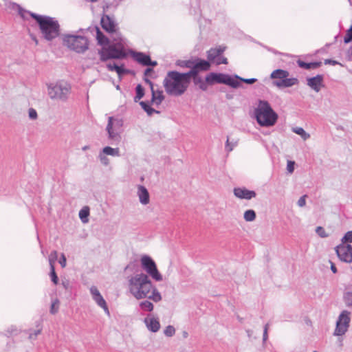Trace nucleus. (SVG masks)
<instances>
[{
    "label": "nucleus",
    "mask_w": 352,
    "mask_h": 352,
    "mask_svg": "<svg viewBox=\"0 0 352 352\" xmlns=\"http://www.w3.org/2000/svg\"><path fill=\"white\" fill-rule=\"evenodd\" d=\"M90 292L92 295L93 299L95 298V297H97V296L101 295L99 290L98 289V288L96 286H92L90 288Z\"/></svg>",
    "instance_id": "obj_50"
},
{
    "label": "nucleus",
    "mask_w": 352,
    "mask_h": 352,
    "mask_svg": "<svg viewBox=\"0 0 352 352\" xmlns=\"http://www.w3.org/2000/svg\"><path fill=\"white\" fill-rule=\"evenodd\" d=\"M136 95L134 97V102H138L144 96V89L142 85L139 84L135 87Z\"/></svg>",
    "instance_id": "obj_33"
},
{
    "label": "nucleus",
    "mask_w": 352,
    "mask_h": 352,
    "mask_svg": "<svg viewBox=\"0 0 352 352\" xmlns=\"http://www.w3.org/2000/svg\"><path fill=\"white\" fill-rule=\"evenodd\" d=\"M226 47L223 45H219L216 47L210 48L207 51V58L208 61H214L221 55L226 50Z\"/></svg>",
    "instance_id": "obj_15"
},
{
    "label": "nucleus",
    "mask_w": 352,
    "mask_h": 352,
    "mask_svg": "<svg viewBox=\"0 0 352 352\" xmlns=\"http://www.w3.org/2000/svg\"><path fill=\"white\" fill-rule=\"evenodd\" d=\"M228 59L227 58L224 57V56H222L221 55H220L215 60V63L216 65H219L221 64H228Z\"/></svg>",
    "instance_id": "obj_47"
},
{
    "label": "nucleus",
    "mask_w": 352,
    "mask_h": 352,
    "mask_svg": "<svg viewBox=\"0 0 352 352\" xmlns=\"http://www.w3.org/2000/svg\"><path fill=\"white\" fill-rule=\"evenodd\" d=\"M144 82H145L146 84L149 85V86H150V87H151V91H153V90L154 89V87H153L154 85H153V82H152L151 80H149V79L147 78V76H145V77L144 78Z\"/></svg>",
    "instance_id": "obj_56"
},
{
    "label": "nucleus",
    "mask_w": 352,
    "mask_h": 352,
    "mask_svg": "<svg viewBox=\"0 0 352 352\" xmlns=\"http://www.w3.org/2000/svg\"><path fill=\"white\" fill-rule=\"evenodd\" d=\"M352 41V25L349 30H346V35L344 38V43H349Z\"/></svg>",
    "instance_id": "obj_44"
},
{
    "label": "nucleus",
    "mask_w": 352,
    "mask_h": 352,
    "mask_svg": "<svg viewBox=\"0 0 352 352\" xmlns=\"http://www.w3.org/2000/svg\"><path fill=\"white\" fill-rule=\"evenodd\" d=\"M138 196L140 202L143 205H146L150 201V196L148 190L144 186H138Z\"/></svg>",
    "instance_id": "obj_19"
},
{
    "label": "nucleus",
    "mask_w": 352,
    "mask_h": 352,
    "mask_svg": "<svg viewBox=\"0 0 352 352\" xmlns=\"http://www.w3.org/2000/svg\"><path fill=\"white\" fill-rule=\"evenodd\" d=\"M142 268L156 281L162 280V276L159 272L155 261L147 255L141 258Z\"/></svg>",
    "instance_id": "obj_9"
},
{
    "label": "nucleus",
    "mask_w": 352,
    "mask_h": 352,
    "mask_svg": "<svg viewBox=\"0 0 352 352\" xmlns=\"http://www.w3.org/2000/svg\"><path fill=\"white\" fill-rule=\"evenodd\" d=\"M152 103H151V101L150 102H144V101H141L140 102V105L142 107V108L146 112V113L148 114V116H152L154 113H157L159 114L160 112L157 110H155L153 108H152L151 107V104Z\"/></svg>",
    "instance_id": "obj_27"
},
{
    "label": "nucleus",
    "mask_w": 352,
    "mask_h": 352,
    "mask_svg": "<svg viewBox=\"0 0 352 352\" xmlns=\"http://www.w3.org/2000/svg\"><path fill=\"white\" fill-rule=\"evenodd\" d=\"M151 95L152 97L151 100V103L154 104L157 106H159L165 98L162 90L155 91V89H153V91H151Z\"/></svg>",
    "instance_id": "obj_24"
},
{
    "label": "nucleus",
    "mask_w": 352,
    "mask_h": 352,
    "mask_svg": "<svg viewBox=\"0 0 352 352\" xmlns=\"http://www.w3.org/2000/svg\"><path fill=\"white\" fill-rule=\"evenodd\" d=\"M130 53L133 58L139 64L143 66H147L148 60L150 61V56L140 52H134L131 50Z\"/></svg>",
    "instance_id": "obj_16"
},
{
    "label": "nucleus",
    "mask_w": 352,
    "mask_h": 352,
    "mask_svg": "<svg viewBox=\"0 0 352 352\" xmlns=\"http://www.w3.org/2000/svg\"><path fill=\"white\" fill-rule=\"evenodd\" d=\"M289 75V74L287 70L278 69L272 72L270 77L272 79H278V80H281L282 79H285L286 77H288Z\"/></svg>",
    "instance_id": "obj_26"
},
{
    "label": "nucleus",
    "mask_w": 352,
    "mask_h": 352,
    "mask_svg": "<svg viewBox=\"0 0 352 352\" xmlns=\"http://www.w3.org/2000/svg\"><path fill=\"white\" fill-rule=\"evenodd\" d=\"M144 322L148 329L152 332H157L160 328V324L157 319H155L154 318H146L144 319Z\"/></svg>",
    "instance_id": "obj_23"
},
{
    "label": "nucleus",
    "mask_w": 352,
    "mask_h": 352,
    "mask_svg": "<svg viewBox=\"0 0 352 352\" xmlns=\"http://www.w3.org/2000/svg\"><path fill=\"white\" fill-rule=\"evenodd\" d=\"M70 86L67 83L57 82L48 86V94L52 99L65 101L70 94Z\"/></svg>",
    "instance_id": "obj_8"
},
{
    "label": "nucleus",
    "mask_w": 352,
    "mask_h": 352,
    "mask_svg": "<svg viewBox=\"0 0 352 352\" xmlns=\"http://www.w3.org/2000/svg\"><path fill=\"white\" fill-rule=\"evenodd\" d=\"M101 152L105 155H108L116 157L120 156L119 148H111L110 146H105L102 148Z\"/></svg>",
    "instance_id": "obj_30"
},
{
    "label": "nucleus",
    "mask_w": 352,
    "mask_h": 352,
    "mask_svg": "<svg viewBox=\"0 0 352 352\" xmlns=\"http://www.w3.org/2000/svg\"><path fill=\"white\" fill-rule=\"evenodd\" d=\"M268 328H269V324L267 323L264 326V329H263V342H265L267 340V338H268V334H267Z\"/></svg>",
    "instance_id": "obj_52"
},
{
    "label": "nucleus",
    "mask_w": 352,
    "mask_h": 352,
    "mask_svg": "<svg viewBox=\"0 0 352 352\" xmlns=\"http://www.w3.org/2000/svg\"><path fill=\"white\" fill-rule=\"evenodd\" d=\"M129 289L138 300L148 298L155 302L162 300V296L156 287H153L147 274H137L129 278Z\"/></svg>",
    "instance_id": "obj_1"
},
{
    "label": "nucleus",
    "mask_w": 352,
    "mask_h": 352,
    "mask_svg": "<svg viewBox=\"0 0 352 352\" xmlns=\"http://www.w3.org/2000/svg\"><path fill=\"white\" fill-rule=\"evenodd\" d=\"M113 118L109 117L108 120V124L106 128V130L107 131L109 138L113 140H119L120 139V135L114 131L113 128Z\"/></svg>",
    "instance_id": "obj_22"
},
{
    "label": "nucleus",
    "mask_w": 352,
    "mask_h": 352,
    "mask_svg": "<svg viewBox=\"0 0 352 352\" xmlns=\"http://www.w3.org/2000/svg\"><path fill=\"white\" fill-rule=\"evenodd\" d=\"M324 76L322 74H318L314 77L307 78V85L316 92H319L322 87H324L323 84Z\"/></svg>",
    "instance_id": "obj_13"
},
{
    "label": "nucleus",
    "mask_w": 352,
    "mask_h": 352,
    "mask_svg": "<svg viewBox=\"0 0 352 352\" xmlns=\"http://www.w3.org/2000/svg\"><path fill=\"white\" fill-rule=\"evenodd\" d=\"M255 118L261 126H272L277 120L278 115L266 100H259L258 107L254 111Z\"/></svg>",
    "instance_id": "obj_5"
},
{
    "label": "nucleus",
    "mask_w": 352,
    "mask_h": 352,
    "mask_svg": "<svg viewBox=\"0 0 352 352\" xmlns=\"http://www.w3.org/2000/svg\"><path fill=\"white\" fill-rule=\"evenodd\" d=\"M298 82L299 81L296 78H288L286 77V78L281 80H274L272 83L278 88H283L292 87L293 85H298Z\"/></svg>",
    "instance_id": "obj_17"
},
{
    "label": "nucleus",
    "mask_w": 352,
    "mask_h": 352,
    "mask_svg": "<svg viewBox=\"0 0 352 352\" xmlns=\"http://www.w3.org/2000/svg\"><path fill=\"white\" fill-rule=\"evenodd\" d=\"M140 307L144 311H152L154 306L151 302L146 300L140 303Z\"/></svg>",
    "instance_id": "obj_34"
},
{
    "label": "nucleus",
    "mask_w": 352,
    "mask_h": 352,
    "mask_svg": "<svg viewBox=\"0 0 352 352\" xmlns=\"http://www.w3.org/2000/svg\"><path fill=\"white\" fill-rule=\"evenodd\" d=\"M62 285L65 289H67L69 286V280H65L62 282Z\"/></svg>",
    "instance_id": "obj_62"
},
{
    "label": "nucleus",
    "mask_w": 352,
    "mask_h": 352,
    "mask_svg": "<svg viewBox=\"0 0 352 352\" xmlns=\"http://www.w3.org/2000/svg\"><path fill=\"white\" fill-rule=\"evenodd\" d=\"M293 131L296 134L300 135L304 140H306L310 137L309 134L306 133V131L301 127L294 128Z\"/></svg>",
    "instance_id": "obj_38"
},
{
    "label": "nucleus",
    "mask_w": 352,
    "mask_h": 352,
    "mask_svg": "<svg viewBox=\"0 0 352 352\" xmlns=\"http://www.w3.org/2000/svg\"><path fill=\"white\" fill-rule=\"evenodd\" d=\"M153 72V68H151V67H147L145 70H144V74L145 76H148V75H150L151 73Z\"/></svg>",
    "instance_id": "obj_58"
},
{
    "label": "nucleus",
    "mask_w": 352,
    "mask_h": 352,
    "mask_svg": "<svg viewBox=\"0 0 352 352\" xmlns=\"http://www.w3.org/2000/svg\"><path fill=\"white\" fill-rule=\"evenodd\" d=\"M157 65V61L152 60L151 58H150V61L148 60L147 66L155 67Z\"/></svg>",
    "instance_id": "obj_60"
},
{
    "label": "nucleus",
    "mask_w": 352,
    "mask_h": 352,
    "mask_svg": "<svg viewBox=\"0 0 352 352\" xmlns=\"http://www.w3.org/2000/svg\"><path fill=\"white\" fill-rule=\"evenodd\" d=\"M350 314L346 310L341 312L336 322L335 336H342L347 331L351 321Z\"/></svg>",
    "instance_id": "obj_10"
},
{
    "label": "nucleus",
    "mask_w": 352,
    "mask_h": 352,
    "mask_svg": "<svg viewBox=\"0 0 352 352\" xmlns=\"http://www.w3.org/2000/svg\"><path fill=\"white\" fill-rule=\"evenodd\" d=\"M324 64L325 65L329 64V65H338L340 63L337 60H332V59H325L324 60Z\"/></svg>",
    "instance_id": "obj_55"
},
{
    "label": "nucleus",
    "mask_w": 352,
    "mask_h": 352,
    "mask_svg": "<svg viewBox=\"0 0 352 352\" xmlns=\"http://www.w3.org/2000/svg\"><path fill=\"white\" fill-rule=\"evenodd\" d=\"M98 157H99V160H100V162L103 165H104V166H108L109 165V158L104 154H103L102 152H100L99 153Z\"/></svg>",
    "instance_id": "obj_46"
},
{
    "label": "nucleus",
    "mask_w": 352,
    "mask_h": 352,
    "mask_svg": "<svg viewBox=\"0 0 352 352\" xmlns=\"http://www.w3.org/2000/svg\"><path fill=\"white\" fill-rule=\"evenodd\" d=\"M232 78H234L238 82H239L240 83H241V82H245V83L249 84V85L254 84V82H256L257 81V79L254 78H243L242 77H240L238 75H234V77H232Z\"/></svg>",
    "instance_id": "obj_37"
},
{
    "label": "nucleus",
    "mask_w": 352,
    "mask_h": 352,
    "mask_svg": "<svg viewBox=\"0 0 352 352\" xmlns=\"http://www.w3.org/2000/svg\"><path fill=\"white\" fill-rule=\"evenodd\" d=\"M192 61L193 65L199 72L208 71L210 67V63L208 60L195 58Z\"/></svg>",
    "instance_id": "obj_20"
},
{
    "label": "nucleus",
    "mask_w": 352,
    "mask_h": 352,
    "mask_svg": "<svg viewBox=\"0 0 352 352\" xmlns=\"http://www.w3.org/2000/svg\"><path fill=\"white\" fill-rule=\"evenodd\" d=\"M100 24L102 28L107 32L111 34H115V37H120V34L117 31V24L115 21L107 14H103Z\"/></svg>",
    "instance_id": "obj_12"
},
{
    "label": "nucleus",
    "mask_w": 352,
    "mask_h": 352,
    "mask_svg": "<svg viewBox=\"0 0 352 352\" xmlns=\"http://www.w3.org/2000/svg\"><path fill=\"white\" fill-rule=\"evenodd\" d=\"M243 217L246 221H253L255 220L256 214L254 210L250 209L244 212Z\"/></svg>",
    "instance_id": "obj_35"
},
{
    "label": "nucleus",
    "mask_w": 352,
    "mask_h": 352,
    "mask_svg": "<svg viewBox=\"0 0 352 352\" xmlns=\"http://www.w3.org/2000/svg\"><path fill=\"white\" fill-rule=\"evenodd\" d=\"M90 146L89 145H86L82 148V151H87L89 149Z\"/></svg>",
    "instance_id": "obj_63"
},
{
    "label": "nucleus",
    "mask_w": 352,
    "mask_h": 352,
    "mask_svg": "<svg viewBox=\"0 0 352 352\" xmlns=\"http://www.w3.org/2000/svg\"><path fill=\"white\" fill-rule=\"evenodd\" d=\"M190 70L188 72L183 73L186 80H188V83L190 84V80L192 78L199 76V71L192 64L191 67L189 68Z\"/></svg>",
    "instance_id": "obj_28"
},
{
    "label": "nucleus",
    "mask_w": 352,
    "mask_h": 352,
    "mask_svg": "<svg viewBox=\"0 0 352 352\" xmlns=\"http://www.w3.org/2000/svg\"><path fill=\"white\" fill-rule=\"evenodd\" d=\"M57 258V252L56 250L52 251L49 256L50 265L54 264Z\"/></svg>",
    "instance_id": "obj_48"
},
{
    "label": "nucleus",
    "mask_w": 352,
    "mask_h": 352,
    "mask_svg": "<svg viewBox=\"0 0 352 352\" xmlns=\"http://www.w3.org/2000/svg\"><path fill=\"white\" fill-rule=\"evenodd\" d=\"M234 195L241 199L250 200L256 197V193L254 190H250L246 188H234L233 190Z\"/></svg>",
    "instance_id": "obj_14"
},
{
    "label": "nucleus",
    "mask_w": 352,
    "mask_h": 352,
    "mask_svg": "<svg viewBox=\"0 0 352 352\" xmlns=\"http://www.w3.org/2000/svg\"><path fill=\"white\" fill-rule=\"evenodd\" d=\"M193 59L182 60H178L176 61L175 65L182 68H190L193 64Z\"/></svg>",
    "instance_id": "obj_36"
},
{
    "label": "nucleus",
    "mask_w": 352,
    "mask_h": 352,
    "mask_svg": "<svg viewBox=\"0 0 352 352\" xmlns=\"http://www.w3.org/2000/svg\"><path fill=\"white\" fill-rule=\"evenodd\" d=\"M306 197H307V195H305L302 196L301 197H300V199L298 201V206L303 207V206H305V204H306V201H305Z\"/></svg>",
    "instance_id": "obj_53"
},
{
    "label": "nucleus",
    "mask_w": 352,
    "mask_h": 352,
    "mask_svg": "<svg viewBox=\"0 0 352 352\" xmlns=\"http://www.w3.org/2000/svg\"><path fill=\"white\" fill-rule=\"evenodd\" d=\"M106 66L109 71H116L119 77L130 73V70L125 69L123 64L118 65L115 63H109Z\"/></svg>",
    "instance_id": "obj_18"
},
{
    "label": "nucleus",
    "mask_w": 352,
    "mask_h": 352,
    "mask_svg": "<svg viewBox=\"0 0 352 352\" xmlns=\"http://www.w3.org/2000/svg\"><path fill=\"white\" fill-rule=\"evenodd\" d=\"M13 6H16L19 9V14L23 17L24 18V15H23V12H25L19 5H17L16 3H13Z\"/></svg>",
    "instance_id": "obj_59"
},
{
    "label": "nucleus",
    "mask_w": 352,
    "mask_h": 352,
    "mask_svg": "<svg viewBox=\"0 0 352 352\" xmlns=\"http://www.w3.org/2000/svg\"><path fill=\"white\" fill-rule=\"evenodd\" d=\"M331 263V270L333 272V273L336 274L337 272V268L333 263L330 261Z\"/></svg>",
    "instance_id": "obj_61"
},
{
    "label": "nucleus",
    "mask_w": 352,
    "mask_h": 352,
    "mask_svg": "<svg viewBox=\"0 0 352 352\" xmlns=\"http://www.w3.org/2000/svg\"><path fill=\"white\" fill-rule=\"evenodd\" d=\"M342 244L346 245L352 243V231L347 232L341 239Z\"/></svg>",
    "instance_id": "obj_42"
},
{
    "label": "nucleus",
    "mask_w": 352,
    "mask_h": 352,
    "mask_svg": "<svg viewBox=\"0 0 352 352\" xmlns=\"http://www.w3.org/2000/svg\"><path fill=\"white\" fill-rule=\"evenodd\" d=\"M63 44L76 53L83 54L89 48V41L86 36L65 34L63 38Z\"/></svg>",
    "instance_id": "obj_6"
},
{
    "label": "nucleus",
    "mask_w": 352,
    "mask_h": 352,
    "mask_svg": "<svg viewBox=\"0 0 352 352\" xmlns=\"http://www.w3.org/2000/svg\"><path fill=\"white\" fill-rule=\"evenodd\" d=\"M246 332H247L248 336L250 337L251 336V333H252V331L248 329V330L246 331Z\"/></svg>",
    "instance_id": "obj_64"
},
{
    "label": "nucleus",
    "mask_w": 352,
    "mask_h": 352,
    "mask_svg": "<svg viewBox=\"0 0 352 352\" xmlns=\"http://www.w3.org/2000/svg\"><path fill=\"white\" fill-rule=\"evenodd\" d=\"M94 300L97 303V305L98 306H100V307H102L104 309L105 313H107L108 315H109V308L107 305V302H106L105 300L103 298V297L102 296V295L95 297V298H94Z\"/></svg>",
    "instance_id": "obj_31"
},
{
    "label": "nucleus",
    "mask_w": 352,
    "mask_h": 352,
    "mask_svg": "<svg viewBox=\"0 0 352 352\" xmlns=\"http://www.w3.org/2000/svg\"><path fill=\"white\" fill-rule=\"evenodd\" d=\"M28 115L31 120H36L38 117L36 111L33 108L29 109Z\"/></svg>",
    "instance_id": "obj_49"
},
{
    "label": "nucleus",
    "mask_w": 352,
    "mask_h": 352,
    "mask_svg": "<svg viewBox=\"0 0 352 352\" xmlns=\"http://www.w3.org/2000/svg\"><path fill=\"white\" fill-rule=\"evenodd\" d=\"M120 40V37H113L115 43H109L98 50L100 61L107 62L111 59L123 60L127 58L128 53Z\"/></svg>",
    "instance_id": "obj_4"
},
{
    "label": "nucleus",
    "mask_w": 352,
    "mask_h": 352,
    "mask_svg": "<svg viewBox=\"0 0 352 352\" xmlns=\"http://www.w3.org/2000/svg\"><path fill=\"white\" fill-rule=\"evenodd\" d=\"M50 276L54 284L57 285L58 283V278L55 272L54 264H51Z\"/></svg>",
    "instance_id": "obj_39"
},
{
    "label": "nucleus",
    "mask_w": 352,
    "mask_h": 352,
    "mask_svg": "<svg viewBox=\"0 0 352 352\" xmlns=\"http://www.w3.org/2000/svg\"><path fill=\"white\" fill-rule=\"evenodd\" d=\"M295 162L294 161H288L287 164V170L289 173H292L294 170Z\"/></svg>",
    "instance_id": "obj_51"
},
{
    "label": "nucleus",
    "mask_w": 352,
    "mask_h": 352,
    "mask_svg": "<svg viewBox=\"0 0 352 352\" xmlns=\"http://www.w3.org/2000/svg\"><path fill=\"white\" fill-rule=\"evenodd\" d=\"M41 332V329L34 330L32 333H30L29 338L31 340L35 339L36 337Z\"/></svg>",
    "instance_id": "obj_54"
},
{
    "label": "nucleus",
    "mask_w": 352,
    "mask_h": 352,
    "mask_svg": "<svg viewBox=\"0 0 352 352\" xmlns=\"http://www.w3.org/2000/svg\"><path fill=\"white\" fill-rule=\"evenodd\" d=\"M59 263L62 266V267H65L66 265V258L63 254H62L61 257L59 261Z\"/></svg>",
    "instance_id": "obj_57"
},
{
    "label": "nucleus",
    "mask_w": 352,
    "mask_h": 352,
    "mask_svg": "<svg viewBox=\"0 0 352 352\" xmlns=\"http://www.w3.org/2000/svg\"><path fill=\"white\" fill-rule=\"evenodd\" d=\"M92 30L96 33V39L99 45L107 46L109 43H110L109 39L101 32L98 26L93 27Z\"/></svg>",
    "instance_id": "obj_21"
},
{
    "label": "nucleus",
    "mask_w": 352,
    "mask_h": 352,
    "mask_svg": "<svg viewBox=\"0 0 352 352\" xmlns=\"http://www.w3.org/2000/svg\"><path fill=\"white\" fill-rule=\"evenodd\" d=\"M298 65L303 69H316L321 66L322 63L318 62H312V63H305L303 60H297Z\"/></svg>",
    "instance_id": "obj_25"
},
{
    "label": "nucleus",
    "mask_w": 352,
    "mask_h": 352,
    "mask_svg": "<svg viewBox=\"0 0 352 352\" xmlns=\"http://www.w3.org/2000/svg\"><path fill=\"white\" fill-rule=\"evenodd\" d=\"M163 85L168 95L180 96L186 92L189 83L183 73L169 71L163 80Z\"/></svg>",
    "instance_id": "obj_3"
},
{
    "label": "nucleus",
    "mask_w": 352,
    "mask_h": 352,
    "mask_svg": "<svg viewBox=\"0 0 352 352\" xmlns=\"http://www.w3.org/2000/svg\"><path fill=\"white\" fill-rule=\"evenodd\" d=\"M59 304H60V301L58 298H55L52 301L51 307H50V311L52 314H56L58 312Z\"/></svg>",
    "instance_id": "obj_41"
},
{
    "label": "nucleus",
    "mask_w": 352,
    "mask_h": 352,
    "mask_svg": "<svg viewBox=\"0 0 352 352\" xmlns=\"http://www.w3.org/2000/svg\"><path fill=\"white\" fill-rule=\"evenodd\" d=\"M175 329L174 328L173 326H171V325L167 326L164 331V333L165 334V336H166L168 337L173 336L175 334Z\"/></svg>",
    "instance_id": "obj_43"
},
{
    "label": "nucleus",
    "mask_w": 352,
    "mask_h": 352,
    "mask_svg": "<svg viewBox=\"0 0 352 352\" xmlns=\"http://www.w3.org/2000/svg\"><path fill=\"white\" fill-rule=\"evenodd\" d=\"M316 232L318 236H320L322 238H326L329 236V234L326 232L324 228L322 226H318L316 229Z\"/></svg>",
    "instance_id": "obj_45"
},
{
    "label": "nucleus",
    "mask_w": 352,
    "mask_h": 352,
    "mask_svg": "<svg viewBox=\"0 0 352 352\" xmlns=\"http://www.w3.org/2000/svg\"><path fill=\"white\" fill-rule=\"evenodd\" d=\"M89 215V208L88 206L83 207L79 212V217L82 223H86L89 221L88 217Z\"/></svg>",
    "instance_id": "obj_32"
},
{
    "label": "nucleus",
    "mask_w": 352,
    "mask_h": 352,
    "mask_svg": "<svg viewBox=\"0 0 352 352\" xmlns=\"http://www.w3.org/2000/svg\"><path fill=\"white\" fill-rule=\"evenodd\" d=\"M337 256L340 261L346 263L352 262V246L349 244H340L335 248Z\"/></svg>",
    "instance_id": "obj_11"
},
{
    "label": "nucleus",
    "mask_w": 352,
    "mask_h": 352,
    "mask_svg": "<svg viewBox=\"0 0 352 352\" xmlns=\"http://www.w3.org/2000/svg\"><path fill=\"white\" fill-rule=\"evenodd\" d=\"M28 13L36 21L43 38L51 41L59 36L60 27L58 21L55 18L31 12H28Z\"/></svg>",
    "instance_id": "obj_2"
},
{
    "label": "nucleus",
    "mask_w": 352,
    "mask_h": 352,
    "mask_svg": "<svg viewBox=\"0 0 352 352\" xmlns=\"http://www.w3.org/2000/svg\"><path fill=\"white\" fill-rule=\"evenodd\" d=\"M237 140H232L230 142L229 138L228 137L226 143V151L228 153L232 151L233 148L237 145Z\"/></svg>",
    "instance_id": "obj_40"
},
{
    "label": "nucleus",
    "mask_w": 352,
    "mask_h": 352,
    "mask_svg": "<svg viewBox=\"0 0 352 352\" xmlns=\"http://www.w3.org/2000/svg\"><path fill=\"white\" fill-rule=\"evenodd\" d=\"M206 82L210 85L215 83L224 84L234 89H236L241 86L240 82L233 78L231 76L222 73L211 72L208 74L206 76Z\"/></svg>",
    "instance_id": "obj_7"
},
{
    "label": "nucleus",
    "mask_w": 352,
    "mask_h": 352,
    "mask_svg": "<svg viewBox=\"0 0 352 352\" xmlns=\"http://www.w3.org/2000/svg\"><path fill=\"white\" fill-rule=\"evenodd\" d=\"M192 82L195 85L199 87L200 89L202 91H206L208 89V83H206V80H204L201 76H198L192 78Z\"/></svg>",
    "instance_id": "obj_29"
}]
</instances>
